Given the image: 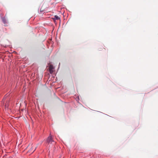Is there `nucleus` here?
Returning <instances> with one entry per match:
<instances>
[{"label": "nucleus", "instance_id": "nucleus-1", "mask_svg": "<svg viewBox=\"0 0 158 158\" xmlns=\"http://www.w3.org/2000/svg\"><path fill=\"white\" fill-rule=\"evenodd\" d=\"M49 72L51 74H52L53 72L54 67L53 65H50L49 66Z\"/></svg>", "mask_w": 158, "mask_h": 158}, {"label": "nucleus", "instance_id": "nucleus-2", "mask_svg": "<svg viewBox=\"0 0 158 158\" xmlns=\"http://www.w3.org/2000/svg\"><path fill=\"white\" fill-rule=\"evenodd\" d=\"M47 142L48 143H52L53 141L52 138L50 136H49L47 140Z\"/></svg>", "mask_w": 158, "mask_h": 158}, {"label": "nucleus", "instance_id": "nucleus-3", "mask_svg": "<svg viewBox=\"0 0 158 158\" xmlns=\"http://www.w3.org/2000/svg\"><path fill=\"white\" fill-rule=\"evenodd\" d=\"M35 147H32L31 148V149L30 150V152L33 153L35 150Z\"/></svg>", "mask_w": 158, "mask_h": 158}, {"label": "nucleus", "instance_id": "nucleus-4", "mask_svg": "<svg viewBox=\"0 0 158 158\" xmlns=\"http://www.w3.org/2000/svg\"><path fill=\"white\" fill-rule=\"evenodd\" d=\"M53 19L54 20H56L60 19V18L57 15H55L54 18Z\"/></svg>", "mask_w": 158, "mask_h": 158}, {"label": "nucleus", "instance_id": "nucleus-5", "mask_svg": "<svg viewBox=\"0 0 158 158\" xmlns=\"http://www.w3.org/2000/svg\"><path fill=\"white\" fill-rule=\"evenodd\" d=\"M2 21L3 22V23H4V24H5L6 23V20L4 18H2Z\"/></svg>", "mask_w": 158, "mask_h": 158}, {"label": "nucleus", "instance_id": "nucleus-6", "mask_svg": "<svg viewBox=\"0 0 158 158\" xmlns=\"http://www.w3.org/2000/svg\"><path fill=\"white\" fill-rule=\"evenodd\" d=\"M8 104H5V108H8Z\"/></svg>", "mask_w": 158, "mask_h": 158}, {"label": "nucleus", "instance_id": "nucleus-7", "mask_svg": "<svg viewBox=\"0 0 158 158\" xmlns=\"http://www.w3.org/2000/svg\"><path fill=\"white\" fill-rule=\"evenodd\" d=\"M5 98H5V97H4V98L3 99H5Z\"/></svg>", "mask_w": 158, "mask_h": 158}]
</instances>
